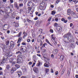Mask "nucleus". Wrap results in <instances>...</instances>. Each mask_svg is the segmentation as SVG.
I'll use <instances>...</instances> for the list:
<instances>
[{
	"label": "nucleus",
	"instance_id": "9d476101",
	"mask_svg": "<svg viewBox=\"0 0 78 78\" xmlns=\"http://www.w3.org/2000/svg\"><path fill=\"white\" fill-rule=\"evenodd\" d=\"M17 73L19 77H20L22 76V72L20 71H18L16 72Z\"/></svg>",
	"mask_w": 78,
	"mask_h": 78
},
{
	"label": "nucleus",
	"instance_id": "b1692460",
	"mask_svg": "<svg viewBox=\"0 0 78 78\" xmlns=\"http://www.w3.org/2000/svg\"><path fill=\"white\" fill-rule=\"evenodd\" d=\"M44 67H49V66H50V65L48 64L44 63Z\"/></svg>",
	"mask_w": 78,
	"mask_h": 78
},
{
	"label": "nucleus",
	"instance_id": "603ef678",
	"mask_svg": "<svg viewBox=\"0 0 78 78\" xmlns=\"http://www.w3.org/2000/svg\"><path fill=\"white\" fill-rule=\"evenodd\" d=\"M27 42H30V41H31V40H30V39H28L27 40Z\"/></svg>",
	"mask_w": 78,
	"mask_h": 78
},
{
	"label": "nucleus",
	"instance_id": "5fc2aeb1",
	"mask_svg": "<svg viewBox=\"0 0 78 78\" xmlns=\"http://www.w3.org/2000/svg\"><path fill=\"white\" fill-rule=\"evenodd\" d=\"M35 64H36V63H33V65L32 66V67H34V65H35Z\"/></svg>",
	"mask_w": 78,
	"mask_h": 78
},
{
	"label": "nucleus",
	"instance_id": "a878e982",
	"mask_svg": "<svg viewBox=\"0 0 78 78\" xmlns=\"http://www.w3.org/2000/svg\"><path fill=\"white\" fill-rule=\"evenodd\" d=\"M7 50H8L7 49V48L6 47L4 48L3 49V51L4 52H6V51H7Z\"/></svg>",
	"mask_w": 78,
	"mask_h": 78
},
{
	"label": "nucleus",
	"instance_id": "423d86ee",
	"mask_svg": "<svg viewBox=\"0 0 78 78\" xmlns=\"http://www.w3.org/2000/svg\"><path fill=\"white\" fill-rule=\"evenodd\" d=\"M27 6L28 7L31 6L32 7H34V4L32 2H29L27 3Z\"/></svg>",
	"mask_w": 78,
	"mask_h": 78
},
{
	"label": "nucleus",
	"instance_id": "e433bc0d",
	"mask_svg": "<svg viewBox=\"0 0 78 78\" xmlns=\"http://www.w3.org/2000/svg\"><path fill=\"white\" fill-rule=\"evenodd\" d=\"M73 2H74L75 4H76L78 3V1H76V0H74Z\"/></svg>",
	"mask_w": 78,
	"mask_h": 78
},
{
	"label": "nucleus",
	"instance_id": "f8f14e48",
	"mask_svg": "<svg viewBox=\"0 0 78 78\" xmlns=\"http://www.w3.org/2000/svg\"><path fill=\"white\" fill-rule=\"evenodd\" d=\"M33 60L35 62H36V61L37 60V58L34 55L33 56Z\"/></svg>",
	"mask_w": 78,
	"mask_h": 78
},
{
	"label": "nucleus",
	"instance_id": "4be33fe9",
	"mask_svg": "<svg viewBox=\"0 0 78 78\" xmlns=\"http://www.w3.org/2000/svg\"><path fill=\"white\" fill-rule=\"evenodd\" d=\"M14 60V59L12 58H11L9 59V62L10 63H12L13 60Z\"/></svg>",
	"mask_w": 78,
	"mask_h": 78
},
{
	"label": "nucleus",
	"instance_id": "7ed1b4c3",
	"mask_svg": "<svg viewBox=\"0 0 78 78\" xmlns=\"http://www.w3.org/2000/svg\"><path fill=\"white\" fill-rule=\"evenodd\" d=\"M21 60H22V55H19L17 57V63L20 64L22 62Z\"/></svg>",
	"mask_w": 78,
	"mask_h": 78
},
{
	"label": "nucleus",
	"instance_id": "6e6d98bb",
	"mask_svg": "<svg viewBox=\"0 0 78 78\" xmlns=\"http://www.w3.org/2000/svg\"><path fill=\"white\" fill-rule=\"evenodd\" d=\"M3 75V72L2 71H0V75Z\"/></svg>",
	"mask_w": 78,
	"mask_h": 78
},
{
	"label": "nucleus",
	"instance_id": "f3484780",
	"mask_svg": "<svg viewBox=\"0 0 78 78\" xmlns=\"http://www.w3.org/2000/svg\"><path fill=\"white\" fill-rule=\"evenodd\" d=\"M42 22V20H37V23L38 25H40Z\"/></svg>",
	"mask_w": 78,
	"mask_h": 78
},
{
	"label": "nucleus",
	"instance_id": "49530a36",
	"mask_svg": "<svg viewBox=\"0 0 78 78\" xmlns=\"http://www.w3.org/2000/svg\"><path fill=\"white\" fill-rule=\"evenodd\" d=\"M21 45H26V43H24V42H23L21 44Z\"/></svg>",
	"mask_w": 78,
	"mask_h": 78
},
{
	"label": "nucleus",
	"instance_id": "5701e85b",
	"mask_svg": "<svg viewBox=\"0 0 78 78\" xmlns=\"http://www.w3.org/2000/svg\"><path fill=\"white\" fill-rule=\"evenodd\" d=\"M64 57L62 55H61V56H60V59H61V61H63V59H64Z\"/></svg>",
	"mask_w": 78,
	"mask_h": 78
},
{
	"label": "nucleus",
	"instance_id": "393cba45",
	"mask_svg": "<svg viewBox=\"0 0 78 78\" xmlns=\"http://www.w3.org/2000/svg\"><path fill=\"white\" fill-rule=\"evenodd\" d=\"M45 75H46V74H47V73L49 72V69L46 68L45 69Z\"/></svg>",
	"mask_w": 78,
	"mask_h": 78
},
{
	"label": "nucleus",
	"instance_id": "bb28decb",
	"mask_svg": "<svg viewBox=\"0 0 78 78\" xmlns=\"http://www.w3.org/2000/svg\"><path fill=\"white\" fill-rule=\"evenodd\" d=\"M12 55V52L10 51L9 52V53L8 54L7 56L9 55L11 56V55Z\"/></svg>",
	"mask_w": 78,
	"mask_h": 78
},
{
	"label": "nucleus",
	"instance_id": "39448f33",
	"mask_svg": "<svg viewBox=\"0 0 78 78\" xmlns=\"http://www.w3.org/2000/svg\"><path fill=\"white\" fill-rule=\"evenodd\" d=\"M33 70L37 74V73H39V69L36 67H34L33 68Z\"/></svg>",
	"mask_w": 78,
	"mask_h": 78
},
{
	"label": "nucleus",
	"instance_id": "6e6552de",
	"mask_svg": "<svg viewBox=\"0 0 78 78\" xmlns=\"http://www.w3.org/2000/svg\"><path fill=\"white\" fill-rule=\"evenodd\" d=\"M51 37L52 39L54 41V44H57V42L56 41V40H55V38L53 36V34H52L51 35Z\"/></svg>",
	"mask_w": 78,
	"mask_h": 78
},
{
	"label": "nucleus",
	"instance_id": "79ce46f5",
	"mask_svg": "<svg viewBox=\"0 0 78 78\" xmlns=\"http://www.w3.org/2000/svg\"><path fill=\"white\" fill-rule=\"evenodd\" d=\"M23 6V3L20 4L19 6H20V7H21Z\"/></svg>",
	"mask_w": 78,
	"mask_h": 78
},
{
	"label": "nucleus",
	"instance_id": "aec40b11",
	"mask_svg": "<svg viewBox=\"0 0 78 78\" xmlns=\"http://www.w3.org/2000/svg\"><path fill=\"white\" fill-rule=\"evenodd\" d=\"M46 42H47V43H48V44L50 45H51V46H52V47H53V45L51 44L49 42V41H48V40L47 39H46Z\"/></svg>",
	"mask_w": 78,
	"mask_h": 78
},
{
	"label": "nucleus",
	"instance_id": "c85d7f7f",
	"mask_svg": "<svg viewBox=\"0 0 78 78\" xmlns=\"http://www.w3.org/2000/svg\"><path fill=\"white\" fill-rule=\"evenodd\" d=\"M8 25L7 24L4 25L3 26L4 28H5V29H7V28H8Z\"/></svg>",
	"mask_w": 78,
	"mask_h": 78
},
{
	"label": "nucleus",
	"instance_id": "774afa93",
	"mask_svg": "<svg viewBox=\"0 0 78 78\" xmlns=\"http://www.w3.org/2000/svg\"><path fill=\"white\" fill-rule=\"evenodd\" d=\"M46 59H47L48 61H50V58H46Z\"/></svg>",
	"mask_w": 78,
	"mask_h": 78
},
{
	"label": "nucleus",
	"instance_id": "a18cd8bd",
	"mask_svg": "<svg viewBox=\"0 0 78 78\" xmlns=\"http://www.w3.org/2000/svg\"><path fill=\"white\" fill-rule=\"evenodd\" d=\"M27 69H23V72H26L27 71Z\"/></svg>",
	"mask_w": 78,
	"mask_h": 78
},
{
	"label": "nucleus",
	"instance_id": "8fccbe9b",
	"mask_svg": "<svg viewBox=\"0 0 78 78\" xmlns=\"http://www.w3.org/2000/svg\"><path fill=\"white\" fill-rule=\"evenodd\" d=\"M50 32H51V33H53V30L52 29L50 30Z\"/></svg>",
	"mask_w": 78,
	"mask_h": 78
},
{
	"label": "nucleus",
	"instance_id": "0e129e2a",
	"mask_svg": "<svg viewBox=\"0 0 78 78\" xmlns=\"http://www.w3.org/2000/svg\"><path fill=\"white\" fill-rule=\"evenodd\" d=\"M64 23H67V20H64V21H63Z\"/></svg>",
	"mask_w": 78,
	"mask_h": 78
},
{
	"label": "nucleus",
	"instance_id": "412c9836",
	"mask_svg": "<svg viewBox=\"0 0 78 78\" xmlns=\"http://www.w3.org/2000/svg\"><path fill=\"white\" fill-rule=\"evenodd\" d=\"M7 61V60H5V59H3V60L2 61V62L1 63V64H3V63H5V62H6Z\"/></svg>",
	"mask_w": 78,
	"mask_h": 78
},
{
	"label": "nucleus",
	"instance_id": "3c124183",
	"mask_svg": "<svg viewBox=\"0 0 78 78\" xmlns=\"http://www.w3.org/2000/svg\"><path fill=\"white\" fill-rule=\"evenodd\" d=\"M55 20L56 22H58V18H55Z\"/></svg>",
	"mask_w": 78,
	"mask_h": 78
},
{
	"label": "nucleus",
	"instance_id": "4468645a",
	"mask_svg": "<svg viewBox=\"0 0 78 78\" xmlns=\"http://www.w3.org/2000/svg\"><path fill=\"white\" fill-rule=\"evenodd\" d=\"M70 47L71 48H74L75 47V45H74L73 44H70Z\"/></svg>",
	"mask_w": 78,
	"mask_h": 78
},
{
	"label": "nucleus",
	"instance_id": "13d9d810",
	"mask_svg": "<svg viewBox=\"0 0 78 78\" xmlns=\"http://www.w3.org/2000/svg\"><path fill=\"white\" fill-rule=\"evenodd\" d=\"M65 20V19H64V18H62L61 19L62 21H64Z\"/></svg>",
	"mask_w": 78,
	"mask_h": 78
},
{
	"label": "nucleus",
	"instance_id": "338daca9",
	"mask_svg": "<svg viewBox=\"0 0 78 78\" xmlns=\"http://www.w3.org/2000/svg\"><path fill=\"white\" fill-rule=\"evenodd\" d=\"M72 26H73V23H71L70 24V27H72Z\"/></svg>",
	"mask_w": 78,
	"mask_h": 78
},
{
	"label": "nucleus",
	"instance_id": "a211bd4d",
	"mask_svg": "<svg viewBox=\"0 0 78 78\" xmlns=\"http://www.w3.org/2000/svg\"><path fill=\"white\" fill-rule=\"evenodd\" d=\"M16 70V68H12V69H11V71L12 73H13L14 71Z\"/></svg>",
	"mask_w": 78,
	"mask_h": 78
},
{
	"label": "nucleus",
	"instance_id": "f03ea898",
	"mask_svg": "<svg viewBox=\"0 0 78 78\" xmlns=\"http://www.w3.org/2000/svg\"><path fill=\"white\" fill-rule=\"evenodd\" d=\"M27 50V47L26 46H21L20 47V50L23 53H25Z\"/></svg>",
	"mask_w": 78,
	"mask_h": 78
},
{
	"label": "nucleus",
	"instance_id": "f257e3e1",
	"mask_svg": "<svg viewBox=\"0 0 78 78\" xmlns=\"http://www.w3.org/2000/svg\"><path fill=\"white\" fill-rule=\"evenodd\" d=\"M71 34H71L70 32H69L63 36L64 39L65 40V41H64L65 42L67 43V44L69 43V38H70L69 36H70Z\"/></svg>",
	"mask_w": 78,
	"mask_h": 78
},
{
	"label": "nucleus",
	"instance_id": "f704fd0d",
	"mask_svg": "<svg viewBox=\"0 0 78 78\" xmlns=\"http://www.w3.org/2000/svg\"><path fill=\"white\" fill-rule=\"evenodd\" d=\"M22 34V32H20L19 33V34L18 35H17V36H18V37H20V36L21 34Z\"/></svg>",
	"mask_w": 78,
	"mask_h": 78
},
{
	"label": "nucleus",
	"instance_id": "dca6fc26",
	"mask_svg": "<svg viewBox=\"0 0 78 78\" xmlns=\"http://www.w3.org/2000/svg\"><path fill=\"white\" fill-rule=\"evenodd\" d=\"M23 34L24 35L23 36V39H25V38L27 36V33H26L25 32H24L23 33Z\"/></svg>",
	"mask_w": 78,
	"mask_h": 78
},
{
	"label": "nucleus",
	"instance_id": "0eeeda50",
	"mask_svg": "<svg viewBox=\"0 0 78 78\" xmlns=\"http://www.w3.org/2000/svg\"><path fill=\"white\" fill-rule=\"evenodd\" d=\"M39 8L41 10H44V9L43 3H41L40 4V6H39Z\"/></svg>",
	"mask_w": 78,
	"mask_h": 78
},
{
	"label": "nucleus",
	"instance_id": "864d4df0",
	"mask_svg": "<svg viewBox=\"0 0 78 78\" xmlns=\"http://www.w3.org/2000/svg\"><path fill=\"white\" fill-rule=\"evenodd\" d=\"M38 19V17H35L34 18V20H37Z\"/></svg>",
	"mask_w": 78,
	"mask_h": 78
},
{
	"label": "nucleus",
	"instance_id": "ddd939ff",
	"mask_svg": "<svg viewBox=\"0 0 78 78\" xmlns=\"http://www.w3.org/2000/svg\"><path fill=\"white\" fill-rule=\"evenodd\" d=\"M69 41H72L73 39V37L72 36L69 35Z\"/></svg>",
	"mask_w": 78,
	"mask_h": 78
},
{
	"label": "nucleus",
	"instance_id": "09e8293b",
	"mask_svg": "<svg viewBox=\"0 0 78 78\" xmlns=\"http://www.w3.org/2000/svg\"><path fill=\"white\" fill-rule=\"evenodd\" d=\"M58 24L57 23H55L54 24V27H57V26H58Z\"/></svg>",
	"mask_w": 78,
	"mask_h": 78
},
{
	"label": "nucleus",
	"instance_id": "37998d69",
	"mask_svg": "<svg viewBox=\"0 0 78 78\" xmlns=\"http://www.w3.org/2000/svg\"><path fill=\"white\" fill-rule=\"evenodd\" d=\"M4 12H5L2 11V10H1V9L0 10V14H2V13H3Z\"/></svg>",
	"mask_w": 78,
	"mask_h": 78
},
{
	"label": "nucleus",
	"instance_id": "2f4dec72",
	"mask_svg": "<svg viewBox=\"0 0 78 78\" xmlns=\"http://www.w3.org/2000/svg\"><path fill=\"white\" fill-rule=\"evenodd\" d=\"M15 67L17 68V69H19V68H20V66L18 64L15 65Z\"/></svg>",
	"mask_w": 78,
	"mask_h": 78
},
{
	"label": "nucleus",
	"instance_id": "58836bf2",
	"mask_svg": "<svg viewBox=\"0 0 78 78\" xmlns=\"http://www.w3.org/2000/svg\"><path fill=\"white\" fill-rule=\"evenodd\" d=\"M60 1L61 0H57V1L56 2V3L58 4V3H59V2H60Z\"/></svg>",
	"mask_w": 78,
	"mask_h": 78
},
{
	"label": "nucleus",
	"instance_id": "4d7b16f0",
	"mask_svg": "<svg viewBox=\"0 0 78 78\" xmlns=\"http://www.w3.org/2000/svg\"><path fill=\"white\" fill-rule=\"evenodd\" d=\"M55 75H58V71H56L55 73Z\"/></svg>",
	"mask_w": 78,
	"mask_h": 78
},
{
	"label": "nucleus",
	"instance_id": "c756f323",
	"mask_svg": "<svg viewBox=\"0 0 78 78\" xmlns=\"http://www.w3.org/2000/svg\"><path fill=\"white\" fill-rule=\"evenodd\" d=\"M7 58H8V57H7V55H5L3 57V59H4L7 60Z\"/></svg>",
	"mask_w": 78,
	"mask_h": 78
},
{
	"label": "nucleus",
	"instance_id": "72a5a7b5",
	"mask_svg": "<svg viewBox=\"0 0 78 78\" xmlns=\"http://www.w3.org/2000/svg\"><path fill=\"white\" fill-rule=\"evenodd\" d=\"M9 70V69H7L6 68L5 70V73H8V71Z\"/></svg>",
	"mask_w": 78,
	"mask_h": 78
},
{
	"label": "nucleus",
	"instance_id": "20e7f679",
	"mask_svg": "<svg viewBox=\"0 0 78 78\" xmlns=\"http://www.w3.org/2000/svg\"><path fill=\"white\" fill-rule=\"evenodd\" d=\"M10 46L9 48L10 49H12L14 48L15 45V43L13 42V41H11L10 42Z\"/></svg>",
	"mask_w": 78,
	"mask_h": 78
},
{
	"label": "nucleus",
	"instance_id": "7c9ffc66",
	"mask_svg": "<svg viewBox=\"0 0 78 78\" xmlns=\"http://www.w3.org/2000/svg\"><path fill=\"white\" fill-rule=\"evenodd\" d=\"M55 13L56 12H55V11H52L51 14H52V15H55Z\"/></svg>",
	"mask_w": 78,
	"mask_h": 78
},
{
	"label": "nucleus",
	"instance_id": "4c0bfd02",
	"mask_svg": "<svg viewBox=\"0 0 78 78\" xmlns=\"http://www.w3.org/2000/svg\"><path fill=\"white\" fill-rule=\"evenodd\" d=\"M19 23H16V25H15V27H19Z\"/></svg>",
	"mask_w": 78,
	"mask_h": 78
},
{
	"label": "nucleus",
	"instance_id": "a19ab883",
	"mask_svg": "<svg viewBox=\"0 0 78 78\" xmlns=\"http://www.w3.org/2000/svg\"><path fill=\"white\" fill-rule=\"evenodd\" d=\"M16 54H19V53H20V54H22V52L20 51H18V52H16Z\"/></svg>",
	"mask_w": 78,
	"mask_h": 78
},
{
	"label": "nucleus",
	"instance_id": "6ab92c4d",
	"mask_svg": "<svg viewBox=\"0 0 78 78\" xmlns=\"http://www.w3.org/2000/svg\"><path fill=\"white\" fill-rule=\"evenodd\" d=\"M71 10L70 9H68L67 10V14L68 15H70V12H71Z\"/></svg>",
	"mask_w": 78,
	"mask_h": 78
},
{
	"label": "nucleus",
	"instance_id": "052dcab7",
	"mask_svg": "<svg viewBox=\"0 0 78 78\" xmlns=\"http://www.w3.org/2000/svg\"><path fill=\"white\" fill-rule=\"evenodd\" d=\"M27 20L28 22H31V20H30L28 19V18L27 19Z\"/></svg>",
	"mask_w": 78,
	"mask_h": 78
},
{
	"label": "nucleus",
	"instance_id": "de8ad7c7",
	"mask_svg": "<svg viewBox=\"0 0 78 78\" xmlns=\"http://www.w3.org/2000/svg\"><path fill=\"white\" fill-rule=\"evenodd\" d=\"M51 58H52V59H53V58H54V55H53V54H51Z\"/></svg>",
	"mask_w": 78,
	"mask_h": 78
},
{
	"label": "nucleus",
	"instance_id": "9b49d317",
	"mask_svg": "<svg viewBox=\"0 0 78 78\" xmlns=\"http://www.w3.org/2000/svg\"><path fill=\"white\" fill-rule=\"evenodd\" d=\"M22 37H19L17 42V43L19 44V43H20V42H21L22 41Z\"/></svg>",
	"mask_w": 78,
	"mask_h": 78
},
{
	"label": "nucleus",
	"instance_id": "1a4fd4ad",
	"mask_svg": "<svg viewBox=\"0 0 78 78\" xmlns=\"http://www.w3.org/2000/svg\"><path fill=\"white\" fill-rule=\"evenodd\" d=\"M57 30L59 32H61L62 31V28H61V27H57Z\"/></svg>",
	"mask_w": 78,
	"mask_h": 78
},
{
	"label": "nucleus",
	"instance_id": "c9c22d12",
	"mask_svg": "<svg viewBox=\"0 0 78 78\" xmlns=\"http://www.w3.org/2000/svg\"><path fill=\"white\" fill-rule=\"evenodd\" d=\"M9 41H6V42H5V44L6 45H9Z\"/></svg>",
	"mask_w": 78,
	"mask_h": 78
},
{
	"label": "nucleus",
	"instance_id": "bf43d9fd",
	"mask_svg": "<svg viewBox=\"0 0 78 78\" xmlns=\"http://www.w3.org/2000/svg\"><path fill=\"white\" fill-rule=\"evenodd\" d=\"M51 73H53V70L52 69H51Z\"/></svg>",
	"mask_w": 78,
	"mask_h": 78
},
{
	"label": "nucleus",
	"instance_id": "ea45409f",
	"mask_svg": "<svg viewBox=\"0 0 78 78\" xmlns=\"http://www.w3.org/2000/svg\"><path fill=\"white\" fill-rule=\"evenodd\" d=\"M9 68H10V66L9 65H7L6 67V69H9Z\"/></svg>",
	"mask_w": 78,
	"mask_h": 78
},
{
	"label": "nucleus",
	"instance_id": "cd10ccee",
	"mask_svg": "<svg viewBox=\"0 0 78 78\" xmlns=\"http://www.w3.org/2000/svg\"><path fill=\"white\" fill-rule=\"evenodd\" d=\"M9 15L7 14H6L5 15H4L3 17L5 18V19H7Z\"/></svg>",
	"mask_w": 78,
	"mask_h": 78
},
{
	"label": "nucleus",
	"instance_id": "2eb2a0df",
	"mask_svg": "<svg viewBox=\"0 0 78 78\" xmlns=\"http://www.w3.org/2000/svg\"><path fill=\"white\" fill-rule=\"evenodd\" d=\"M14 6L17 9H19V6H18V4H17V3L16 2H15L14 4Z\"/></svg>",
	"mask_w": 78,
	"mask_h": 78
},
{
	"label": "nucleus",
	"instance_id": "e2e57ef3",
	"mask_svg": "<svg viewBox=\"0 0 78 78\" xmlns=\"http://www.w3.org/2000/svg\"><path fill=\"white\" fill-rule=\"evenodd\" d=\"M21 78H27L26 76H23L21 77Z\"/></svg>",
	"mask_w": 78,
	"mask_h": 78
},
{
	"label": "nucleus",
	"instance_id": "473e14b6",
	"mask_svg": "<svg viewBox=\"0 0 78 78\" xmlns=\"http://www.w3.org/2000/svg\"><path fill=\"white\" fill-rule=\"evenodd\" d=\"M40 65H41V62L39 61V63L37 64V66H40Z\"/></svg>",
	"mask_w": 78,
	"mask_h": 78
},
{
	"label": "nucleus",
	"instance_id": "680f3d73",
	"mask_svg": "<svg viewBox=\"0 0 78 78\" xmlns=\"http://www.w3.org/2000/svg\"><path fill=\"white\" fill-rule=\"evenodd\" d=\"M10 2L11 3H12L14 2V1H13L12 0H10Z\"/></svg>",
	"mask_w": 78,
	"mask_h": 78
},
{
	"label": "nucleus",
	"instance_id": "69168bd1",
	"mask_svg": "<svg viewBox=\"0 0 78 78\" xmlns=\"http://www.w3.org/2000/svg\"><path fill=\"white\" fill-rule=\"evenodd\" d=\"M29 65H31L32 64V62H30L29 63Z\"/></svg>",
	"mask_w": 78,
	"mask_h": 78
},
{
	"label": "nucleus",
	"instance_id": "c03bdc74",
	"mask_svg": "<svg viewBox=\"0 0 78 78\" xmlns=\"http://www.w3.org/2000/svg\"><path fill=\"white\" fill-rule=\"evenodd\" d=\"M32 37H34L36 36V35H35V34H33V33H32Z\"/></svg>",
	"mask_w": 78,
	"mask_h": 78
}]
</instances>
